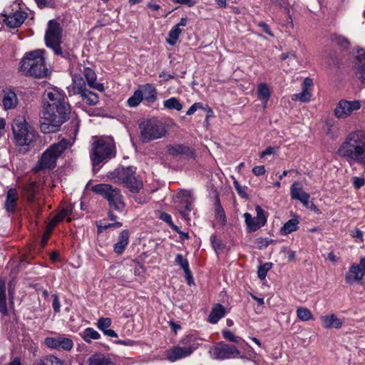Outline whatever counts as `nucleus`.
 <instances>
[{
    "label": "nucleus",
    "mask_w": 365,
    "mask_h": 365,
    "mask_svg": "<svg viewBox=\"0 0 365 365\" xmlns=\"http://www.w3.org/2000/svg\"><path fill=\"white\" fill-rule=\"evenodd\" d=\"M2 103L6 110L14 108L18 104L16 93L11 90H6L2 93Z\"/></svg>",
    "instance_id": "412c9836"
},
{
    "label": "nucleus",
    "mask_w": 365,
    "mask_h": 365,
    "mask_svg": "<svg viewBox=\"0 0 365 365\" xmlns=\"http://www.w3.org/2000/svg\"><path fill=\"white\" fill-rule=\"evenodd\" d=\"M182 145H170L168 148V152L169 155L173 156H177L178 155H181Z\"/></svg>",
    "instance_id": "864d4df0"
},
{
    "label": "nucleus",
    "mask_w": 365,
    "mask_h": 365,
    "mask_svg": "<svg viewBox=\"0 0 365 365\" xmlns=\"http://www.w3.org/2000/svg\"><path fill=\"white\" fill-rule=\"evenodd\" d=\"M181 32L182 30L180 28H178V26H174L168 34L169 38L167 39L168 43L170 46L175 45Z\"/></svg>",
    "instance_id": "ea45409f"
},
{
    "label": "nucleus",
    "mask_w": 365,
    "mask_h": 365,
    "mask_svg": "<svg viewBox=\"0 0 365 365\" xmlns=\"http://www.w3.org/2000/svg\"><path fill=\"white\" fill-rule=\"evenodd\" d=\"M80 335L85 341L88 343H90L92 339H98L101 337L100 334L91 327L85 329Z\"/></svg>",
    "instance_id": "e433bc0d"
},
{
    "label": "nucleus",
    "mask_w": 365,
    "mask_h": 365,
    "mask_svg": "<svg viewBox=\"0 0 365 365\" xmlns=\"http://www.w3.org/2000/svg\"><path fill=\"white\" fill-rule=\"evenodd\" d=\"M83 73L86 79V83L90 88L96 89L101 92L104 91L103 84L96 82L97 76L93 70L88 67H84Z\"/></svg>",
    "instance_id": "f3484780"
},
{
    "label": "nucleus",
    "mask_w": 365,
    "mask_h": 365,
    "mask_svg": "<svg viewBox=\"0 0 365 365\" xmlns=\"http://www.w3.org/2000/svg\"><path fill=\"white\" fill-rule=\"evenodd\" d=\"M12 130L16 143L19 146L29 145L36 139L35 130L23 117H18L14 119Z\"/></svg>",
    "instance_id": "6e6552de"
},
{
    "label": "nucleus",
    "mask_w": 365,
    "mask_h": 365,
    "mask_svg": "<svg viewBox=\"0 0 365 365\" xmlns=\"http://www.w3.org/2000/svg\"><path fill=\"white\" fill-rule=\"evenodd\" d=\"M175 262L184 270L185 273L186 279L187 281V284L190 285L192 284L193 279L192 277L191 271L190 270L189 268L188 261L183 257L182 255L177 254L175 259Z\"/></svg>",
    "instance_id": "b1692460"
},
{
    "label": "nucleus",
    "mask_w": 365,
    "mask_h": 365,
    "mask_svg": "<svg viewBox=\"0 0 365 365\" xmlns=\"http://www.w3.org/2000/svg\"><path fill=\"white\" fill-rule=\"evenodd\" d=\"M350 272L354 274V279L360 280L365 274V257L360 258L359 264H353L350 268Z\"/></svg>",
    "instance_id": "bb28decb"
},
{
    "label": "nucleus",
    "mask_w": 365,
    "mask_h": 365,
    "mask_svg": "<svg viewBox=\"0 0 365 365\" xmlns=\"http://www.w3.org/2000/svg\"><path fill=\"white\" fill-rule=\"evenodd\" d=\"M255 210L257 212V217H255V220L258 222L261 227H263L267 222L265 211L260 206H257Z\"/></svg>",
    "instance_id": "a18cd8bd"
},
{
    "label": "nucleus",
    "mask_w": 365,
    "mask_h": 365,
    "mask_svg": "<svg viewBox=\"0 0 365 365\" xmlns=\"http://www.w3.org/2000/svg\"><path fill=\"white\" fill-rule=\"evenodd\" d=\"M252 173L257 176H259V175L264 174V173H265L264 166L259 165V166L254 167L252 168Z\"/></svg>",
    "instance_id": "774afa93"
},
{
    "label": "nucleus",
    "mask_w": 365,
    "mask_h": 365,
    "mask_svg": "<svg viewBox=\"0 0 365 365\" xmlns=\"http://www.w3.org/2000/svg\"><path fill=\"white\" fill-rule=\"evenodd\" d=\"M129 232L127 230H123L119 236L118 240L113 245V251L118 255H121L129 243Z\"/></svg>",
    "instance_id": "aec40b11"
},
{
    "label": "nucleus",
    "mask_w": 365,
    "mask_h": 365,
    "mask_svg": "<svg viewBox=\"0 0 365 365\" xmlns=\"http://www.w3.org/2000/svg\"><path fill=\"white\" fill-rule=\"evenodd\" d=\"M163 106L170 110H181L182 108V104L178 99L175 97L170 98L163 101Z\"/></svg>",
    "instance_id": "a19ab883"
},
{
    "label": "nucleus",
    "mask_w": 365,
    "mask_h": 365,
    "mask_svg": "<svg viewBox=\"0 0 365 365\" xmlns=\"http://www.w3.org/2000/svg\"><path fill=\"white\" fill-rule=\"evenodd\" d=\"M258 26L262 28L263 31L270 36H274L272 31L270 30L269 26L264 21H260L257 24Z\"/></svg>",
    "instance_id": "338daca9"
},
{
    "label": "nucleus",
    "mask_w": 365,
    "mask_h": 365,
    "mask_svg": "<svg viewBox=\"0 0 365 365\" xmlns=\"http://www.w3.org/2000/svg\"><path fill=\"white\" fill-rule=\"evenodd\" d=\"M181 204L182 207L180 210V212L185 219H187L188 212L192 209V202L188 200H185L181 202Z\"/></svg>",
    "instance_id": "09e8293b"
},
{
    "label": "nucleus",
    "mask_w": 365,
    "mask_h": 365,
    "mask_svg": "<svg viewBox=\"0 0 365 365\" xmlns=\"http://www.w3.org/2000/svg\"><path fill=\"white\" fill-rule=\"evenodd\" d=\"M245 221L247 225V229L249 232H253L259 230L260 227H262L258 222L255 220V217H252V216L248 213L246 212L244 214Z\"/></svg>",
    "instance_id": "c9c22d12"
},
{
    "label": "nucleus",
    "mask_w": 365,
    "mask_h": 365,
    "mask_svg": "<svg viewBox=\"0 0 365 365\" xmlns=\"http://www.w3.org/2000/svg\"><path fill=\"white\" fill-rule=\"evenodd\" d=\"M44 343L47 347L57 350L70 351L73 346V341L63 335L47 337Z\"/></svg>",
    "instance_id": "f8f14e48"
},
{
    "label": "nucleus",
    "mask_w": 365,
    "mask_h": 365,
    "mask_svg": "<svg viewBox=\"0 0 365 365\" xmlns=\"http://www.w3.org/2000/svg\"><path fill=\"white\" fill-rule=\"evenodd\" d=\"M198 109H204V106L202 103H195L192 104L187 111L186 114L187 115H191L194 114Z\"/></svg>",
    "instance_id": "6e6d98bb"
},
{
    "label": "nucleus",
    "mask_w": 365,
    "mask_h": 365,
    "mask_svg": "<svg viewBox=\"0 0 365 365\" xmlns=\"http://www.w3.org/2000/svg\"><path fill=\"white\" fill-rule=\"evenodd\" d=\"M327 133L332 138H336L339 135V128L334 125H330Z\"/></svg>",
    "instance_id": "bf43d9fd"
},
{
    "label": "nucleus",
    "mask_w": 365,
    "mask_h": 365,
    "mask_svg": "<svg viewBox=\"0 0 365 365\" xmlns=\"http://www.w3.org/2000/svg\"><path fill=\"white\" fill-rule=\"evenodd\" d=\"M290 195L292 199L298 200L304 205H307L309 200V194L303 191L299 182H294L290 187Z\"/></svg>",
    "instance_id": "2eb2a0df"
},
{
    "label": "nucleus",
    "mask_w": 365,
    "mask_h": 365,
    "mask_svg": "<svg viewBox=\"0 0 365 365\" xmlns=\"http://www.w3.org/2000/svg\"><path fill=\"white\" fill-rule=\"evenodd\" d=\"M44 96L48 101L41 112L40 129L43 133H55L69 120L71 106L64 91L57 88L48 89Z\"/></svg>",
    "instance_id": "f257e3e1"
},
{
    "label": "nucleus",
    "mask_w": 365,
    "mask_h": 365,
    "mask_svg": "<svg viewBox=\"0 0 365 365\" xmlns=\"http://www.w3.org/2000/svg\"><path fill=\"white\" fill-rule=\"evenodd\" d=\"M62 27L56 20H50L45 34V42L47 47L61 43Z\"/></svg>",
    "instance_id": "9d476101"
},
{
    "label": "nucleus",
    "mask_w": 365,
    "mask_h": 365,
    "mask_svg": "<svg viewBox=\"0 0 365 365\" xmlns=\"http://www.w3.org/2000/svg\"><path fill=\"white\" fill-rule=\"evenodd\" d=\"M111 325V319L108 317H101L97 322V327L104 331Z\"/></svg>",
    "instance_id": "8fccbe9b"
},
{
    "label": "nucleus",
    "mask_w": 365,
    "mask_h": 365,
    "mask_svg": "<svg viewBox=\"0 0 365 365\" xmlns=\"http://www.w3.org/2000/svg\"><path fill=\"white\" fill-rule=\"evenodd\" d=\"M215 215H216V219L220 222V223L222 225H225L227 220H226V216H225V211L223 210V209L222 208L221 206H219L217 209H216V213H215Z\"/></svg>",
    "instance_id": "5fc2aeb1"
},
{
    "label": "nucleus",
    "mask_w": 365,
    "mask_h": 365,
    "mask_svg": "<svg viewBox=\"0 0 365 365\" xmlns=\"http://www.w3.org/2000/svg\"><path fill=\"white\" fill-rule=\"evenodd\" d=\"M222 335L225 339L236 344H239L242 340L240 337L235 336L233 333L228 329L223 330Z\"/></svg>",
    "instance_id": "3c124183"
},
{
    "label": "nucleus",
    "mask_w": 365,
    "mask_h": 365,
    "mask_svg": "<svg viewBox=\"0 0 365 365\" xmlns=\"http://www.w3.org/2000/svg\"><path fill=\"white\" fill-rule=\"evenodd\" d=\"M52 297H53L52 307H53V311L56 313H58L61 309V302H60L58 296L56 294H54L52 295Z\"/></svg>",
    "instance_id": "4d7b16f0"
},
{
    "label": "nucleus",
    "mask_w": 365,
    "mask_h": 365,
    "mask_svg": "<svg viewBox=\"0 0 365 365\" xmlns=\"http://www.w3.org/2000/svg\"><path fill=\"white\" fill-rule=\"evenodd\" d=\"M311 98V93L307 89H303L299 93L292 95V101H299L301 102H308Z\"/></svg>",
    "instance_id": "37998d69"
},
{
    "label": "nucleus",
    "mask_w": 365,
    "mask_h": 365,
    "mask_svg": "<svg viewBox=\"0 0 365 365\" xmlns=\"http://www.w3.org/2000/svg\"><path fill=\"white\" fill-rule=\"evenodd\" d=\"M68 146V141L65 139L50 145L43 153L38 161L37 170L53 169L56 165V160L67 149Z\"/></svg>",
    "instance_id": "423d86ee"
},
{
    "label": "nucleus",
    "mask_w": 365,
    "mask_h": 365,
    "mask_svg": "<svg viewBox=\"0 0 365 365\" xmlns=\"http://www.w3.org/2000/svg\"><path fill=\"white\" fill-rule=\"evenodd\" d=\"M320 319L324 327L327 329H339L342 326L341 321L334 314L322 316Z\"/></svg>",
    "instance_id": "393cba45"
},
{
    "label": "nucleus",
    "mask_w": 365,
    "mask_h": 365,
    "mask_svg": "<svg viewBox=\"0 0 365 365\" xmlns=\"http://www.w3.org/2000/svg\"><path fill=\"white\" fill-rule=\"evenodd\" d=\"M225 315V308L220 304H215L208 317V321L211 324H216Z\"/></svg>",
    "instance_id": "a878e982"
},
{
    "label": "nucleus",
    "mask_w": 365,
    "mask_h": 365,
    "mask_svg": "<svg viewBox=\"0 0 365 365\" xmlns=\"http://www.w3.org/2000/svg\"><path fill=\"white\" fill-rule=\"evenodd\" d=\"M333 41L343 49H348L350 45L349 40L344 36L340 35H334Z\"/></svg>",
    "instance_id": "de8ad7c7"
},
{
    "label": "nucleus",
    "mask_w": 365,
    "mask_h": 365,
    "mask_svg": "<svg viewBox=\"0 0 365 365\" xmlns=\"http://www.w3.org/2000/svg\"><path fill=\"white\" fill-rule=\"evenodd\" d=\"M182 152L181 153V155H185L187 158H192L195 159V152L190 149L189 147L182 145Z\"/></svg>",
    "instance_id": "13d9d810"
},
{
    "label": "nucleus",
    "mask_w": 365,
    "mask_h": 365,
    "mask_svg": "<svg viewBox=\"0 0 365 365\" xmlns=\"http://www.w3.org/2000/svg\"><path fill=\"white\" fill-rule=\"evenodd\" d=\"M272 267V263L271 262H266L263 264H261L258 267L257 274L258 277L262 280L264 279L267 272L271 269Z\"/></svg>",
    "instance_id": "49530a36"
},
{
    "label": "nucleus",
    "mask_w": 365,
    "mask_h": 365,
    "mask_svg": "<svg viewBox=\"0 0 365 365\" xmlns=\"http://www.w3.org/2000/svg\"><path fill=\"white\" fill-rule=\"evenodd\" d=\"M361 106L359 101H347L342 99L337 103L334 113L337 118L345 119L350 116L354 111L359 110Z\"/></svg>",
    "instance_id": "1a4fd4ad"
},
{
    "label": "nucleus",
    "mask_w": 365,
    "mask_h": 365,
    "mask_svg": "<svg viewBox=\"0 0 365 365\" xmlns=\"http://www.w3.org/2000/svg\"><path fill=\"white\" fill-rule=\"evenodd\" d=\"M134 174L135 170L133 167H120L116 168L113 172L114 176L122 181L123 184L131 179V178L134 176Z\"/></svg>",
    "instance_id": "4be33fe9"
},
{
    "label": "nucleus",
    "mask_w": 365,
    "mask_h": 365,
    "mask_svg": "<svg viewBox=\"0 0 365 365\" xmlns=\"http://www.w3.org/2000/svg\"><path fill=\"white\" fill-rule=\"evenodd\" d=\"M193 349L190 346H175L167 351V358L173 362L192 354Z\"/></svg>",
    "instance_id": "4468645a"
},
{
    "label": "nucleus",
    "mask_w": 365,
    "mask_h": 365,
    "mask_svg": "<svg viewBox=\"0 0 365 365\" xmlns=\"http://www.w3.org/2000/svg\"><path fill=\"white\" fill-rule=\"evenodd\" d=\"M27 17V14L22 11H17L15 13L6 16L4 21L5 24L11 28L19 27Z\"/></svg>",
    "instance_id": "dca6fc26"
},
{
    "label": "nucleus",
    "mask_w": 365,
    "mask_h": 365,
    "mask_svg": "<svg viewBox=\"0 0 365 365\" xmlns=\"http://www.w3.org/2000/svg\"><path fill=\"white\" fill-rule=\"evenodd\" d=\"M79 95L82 101L88 106H96L99 102L98 96L88 89H86Z\"/></svg>",
    "instance_id": "2f4dec72"
},
{
    "label": "nucleus",
    "mask_w": 365,
    "mask_h": 365,
    "mask_svg": "<svg viewBox=\"0 0 365 365\" xmlns=\"http://www.w3.org/2000/svg\"><path fill=\"white\" fill-rule=\"evenodd\" d=\"M38 192V185L36 182H28L22 187V194L28 202H33Z\"/></svg>",
    "instance_id": "5701e85b"
},
{
    "label": "nucleus",
    "mask_w": 365,
    "mask_h": 365,
    "mask_svg": "<svg viewBox=\"0 0 365 365\" xmlns=\"http://www.w3.org/2000/svg\"><path fill=\"white\" fill-rule=\"evenodd\" d=\"M31 365H66V362L54 354H47L34 361Z\"/></svg>",
    "instance_id": "a211bd4d"
},
{
    "label": "nucleus",
    "mask_w": 365,
    "mask_h": 365,
    "mask_svg": "<svg viewBox=\"0 0 365 365\" xmlns=\"http://www.w3.org/2000/svg\"><path fill=\"white\" fill-rule=\"evenodd\" d=\"M115 155V145L110 137H103L95 140L92 144L91 159L93 165L98 166L107 162Z\"/></svg>",
    "instance_id": "39448f33"
},
{
    "label": "nucleus",
    "mask_w": 365,
    "mask_h": 365,
    "mask_svg": "<svg viewBox=\"0 0 365 365\" xmlns=\"http://www.w3.org/2000/svg\"><path fill=\"white\" fill-rule=\"evenodd\" d=\"M257 241L259 249L267 247L271 242H273L272 240H269L267 238H259L257 240Z\"/></svg>",
    "instance_id": "e2e57ef3"
},
{
    "label": "nucleus",
    "mask_w": 365,
    "mask_h": 365,
    "mask_svg": "<svg viewBox=\"0 0 365 365\" xmlns=\"http://www.w3.org/2000/svg\"><path fill=\"white\" fill-rule=\"evenodd\" d=\"M353 69L356 78L365 84V51H359L355 58Z\"/></svg>",
    "instance_id": "ddd939ff"
},
{
    "label": "nucleus",
    "mask_w": 365,
    "mask_h": 365,
    "mask_svg": "<svg viewBox=\"0 0 365 365\" xmlns=\"http://www.w3.org/2000/svg\"><path fill=\"white\" fill-rule=\"evenodd\" d=\"M143 99L148 103H154L157 100L156 88L151 84H146L143 87Z\"/></svg>",
    "instance_id": "c756f323"
},
{
    "label": "nucleus",
    "mask_w": 365,
    "mask_h": 365,
    "mask_svg": "<svg viewBox=\"0 0 365 365\" xmlns=\"http://www.w3.org/2000/svg\"><path fill=\"white\" fill-rule=\"evenodd\" d=\"M113 223H103L102 222H100L97 225L98 228V232L101 233L103 231L106 230L108 228H119L122 227L123 224L120 222H117L116 220L114 221Z\"/></svg>",
    "instance_id": "c03bdc74"
},
{
    "label": "nucleus",
    "mask_w": 365,
    "mask_h": 365,
    "mask_svg": "<svg viewBox=\"0 0 365 365\" xmlns=\"http://www.w3.org/2000/svg\"><path fill=\"white\" fill-rule=\"evenodd\" d=\"M336 154L349 164L356 163L365 167V132L356 130L348 134Z\"/></svg>",
    "instance_id": "f03ea898"
},
{
    "label": "nucleus",
    "mask_w": 365,
    "mask_h": 365,
    "mask_svg": "<svg viewBox=\"0 0 365 365\" xmlns=\"http://www.w3.org/2000/svg\"><path fill=\"white\" fill-rule=\"evenodd\" d=\"M19 195L16 188H9L6 193L5 208L8 212L14 213L16 211Z\"/></svg>",
    "instance_id": "6ab92c4d"
},
{
    "label": "nucleus",
    "mask_w": 365,
    "mask_h": 365,
    "mask_svg": "<svg viewBox=\"0 0 365 365\" xmlns=\"http://www.w3.org/2000/svg\"><path fill=\"white\" fill-rule=\"evenodd\" d=\"M132 192L138 193L143 187L142 182L138 180L134 175L124 184Z\"/></svg>",
    "instance_id": "58836bf2"
},
{
    "label": "nucleus",
    "mask_w": 365,
    "mask_h": 365,
    "mask_svg": "<svg viewBox=\"0 0 365 365\" xmlns=\"http://www.w3.org/2000/svg\"><path fill=\"white\" fill-rule=\"evenodd\" d=\"M92 190L101 195L108 200L109 204L108 218L111 221H115L118 217L114 215L113 211L121 213L125 208V202L120 190L114 188L108 184H98L92 187Z\"/></svg>",
    "instance_id": "20e7f679"
},
{
    "label": "nucleus",
    "mask_w": 365,
    "mask_h": 365,
    "mask_svg": "<svg viewBox=\"0 0 365 365\" xmlns=\"http://www.w3.org/2000/svg\"><path fill=\"white\" fill-rule=\"evenodd\" d=\"M88 365H115L110 358L101 354L92 355L88 360Z\"/></svg>",
    "instance_id": "cd10ccee"
},
{
    "label": "nucleus",
    "mask_w": 365,
    "mask_h": 365,
    "mask_svg": "<svg viewBox=\"0 0 365 365\" xmlns=\"http://www.w3.org/2000/svg\"><path fill=\"white\" fill-rule=\"evenodd\" d=\"M175 4H179L180 5H186L188 7H192L195 6L197 3L196 0H172Z\"/></svg>",
    "instance_id": "680f3d73"
},
{
    "label": "nucleus",
    "mask_w": 365,
    "mask_h": 365,
    "mask_svg": "<svg viewBox=\"0 0 365 365\" xmlns=\"http://www.w3.org/2000/svg\"><path fill=\"white\" fill-rule=\"evenodd\" d=\"M71 214V211L67 209H63L61 212H59L54 217L56 220L60 222H61L66 217L68 216Z\"/></svg>",
    "instance_id": "052dcab7"
},
{
    "label": "nucleus",
    "mask_w": 365,
    "mask_h": 365,
    "mask_svg": "<svg viewBox=\"0 0 365 365\" xmlns=\"http://www.w3.org/2000/svg\"><path fill=\"white\" fill-rule=\"evenodd\" d=\"M45 51L36 49L25 53L20 61V71L26 76L43 78L48 75L43 54Z\"/></svg>",
    "instance_id": "7ed1b4c3"
},
{
    "label": "nucleus",
    "mask_w": 365,
    "mask_h": 365,
    "mask_svg": "<svg viewBox=\"0 0 365 365\" xmlns=\"http://www.w3.org/2000/svg\"><path fill=\"white\" fill-rule=\"evenodd\" d=\"M143 91L141 90L138 89V90H136L133 93V96L128 99L127 103L129 107H131V108L136 107L137 106H138L140 103V102L143 101Z\"/></svg>",
    "instance_id": "4c0bfd02"
},
{
    "label": "nucleus",
    "mask_w": 365,
    "mask_h": 365,
    "mask_svg": "<svg viewBox=\"0 0 365 365\" xmlns=\"http://www.w3.org/2000/svg\"><path fill=\"white\" fill-rule=\"evenodd\" d=\"M297 317L302 321H308L312 318V314L306 307H299L297 310Z\"/></svg>",
    "instance_id": "79ce46f5"
},
{
    "label": "nucleus",
    "mask_w": 365,
    "mask_h": 365,
    "mask_svg": "<svg viewBox=\"0 0 365 365\" xmlns=\"http://www.w3.org/2000/svg\"><path fill=\"white\" fill-rule=\"evenodd\" d=\"M210 242L212 247L216 252L217 250H222L224 248V245L222 244V240L215 235H212L210 237Z\"/></svg>",
    "instance_id": "603ef678"
},
{
    "label": "nucleus",
    "mask_w": 365,
    "mask_h": 365,
    "mask_svg": "<svg viewBox=\"0 0 365 365\" xmlns=\"http://www.w3.org/2000/svg\"><path fill=\"white\" fill-rule=\"evenodd\" d=\"M299 220L297 218H292L288 220L281 227L280 232L282 235H287L298 229Z\"/></svg>",
    "instance_id": "f704fd0d"
},
{
    "label": "nucleus",
    "mask_w": 365,
    "mask_h": 365,
    "mask_svg": "<svg viewBox=\"0 0 365 365\" xmlns=\"http://www.w3.org/2000/svg\"><path fill=\"white\" fill-rule=\"evenodd\" d=\"M49 48L53 50L56 55L60 56L66 59H71L73 56V52L71 49L62 47L61 43L53 45Z\"/></svg>",
    "instance_id": "473e14b6"
},
{
    "label": "nucleus",
    "mask_w": 365,
    "mask_h": 365,
    "mask_svg": "<svg viewBox=\"0 0 365 365\" xmlns=\"http://www.w3.org/2000/svg\"><path fill=\"white\" fill-rule=\"evenodd\" d=\"M235 190L237 193L242 197L247 198V194L243 190L242 187L240 185V183L237 180H234L233 182Z\"/></svg>",
    "instance_id": "0e129e2a"
},
{
    "label": "nucleus",
    "mask_w": 365,
    "mask_h": 365,
    "mask_svg": "<svg viewBox=\"0 0 365 365\" xmlns=\"http://www.w3.org/2000/svg\"><path fill=\"white\" fill-rule=\"evenodd\" d=\"M270 96L271 92L268 86L264 83H259L257 87V97L263 101L264 108L267 106Z\"/></svg>",
    "instance_id": "7c9ffc66"
},
{
    "label": "nucleus",
    "mask_w": 365,
    "mask_h": 365,
    "mask_svg": "<svg viewBox=\"0 0 365 365\" xmlns=\"http://www.w3.org/2000/svg\"><path fill=\"white\" fill-rule=\"evenodd\" d=\"M213 354L215 359L223 360L237 358L240 355V351L235 346L219 342L213 348Z\"/></svg>",
    "instance_id": "9b49d317"
},
{
    "label": "nucleus",
    "mask_w": 365,
    "mask_h": 365,
    "mask_svg": "<svg viewBox=\"0 0 365 365\" xmlns=\"http://www.w3.org/2000/svg\"><path fill=\"white\" fill-rule=\"evenodd\" d=\"M73 91L74 94H81L85 91L86 88V83L83 77L79 74L73 76Z\"/></svg>",
    "instance_id": "c85d7f7f"
},
{
    "label": "nucleus",
    "mask_w": 365,
    "mask_h": 365,
    "mask_svg": "<svg viewBox=\"0 0 365 365\" xmlns=\"http://www.w3.org/2000/svg\"><path fill=\"white\" fill-rule=\"evenodd\" d=\"M140 140L146 143L164 137L167 129L163 123L157 118L148 119L140 124Z\"/></svg>",
    "instance_id": "0eeeda50"
},
{
    "label": "nucleus",
    "mask_w": 365,
    "mask_h": 365,
    "mask_svg": "<svg viewBox=\"0 0 365 365\" xmlns=\"http://www.w3.org/2000/svg\"><path fill=\"white\" fill-rule=\"evenodd\" d=\"M0 312L4 315H8L6 306V288L4 281L0 279Z\"/></svg>",
    "instance_id": "72a5a7b5"
},
{
    "label": "nucleus",
    "mask_w": 365,
    "mask_h": 365,
    "mask_svg": "<svg viewBox=\"0 0 365 365\" xmlns=\"http://www.w3.org/2000/svg\"><path fill=\"white\" fill-rule=\"evenodd\" d=\"M365 183V180L363 178L355 177L354 178V186L356 189H359Z\"/></svg>",
    "instance_id": "69168bd1"
}]
</instances>
